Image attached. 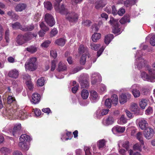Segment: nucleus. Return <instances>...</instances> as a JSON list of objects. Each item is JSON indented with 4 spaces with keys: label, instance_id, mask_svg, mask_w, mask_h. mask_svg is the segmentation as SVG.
I'll use <instances>...</instances> for the list:
<instances>
[{
    "label": "nucleus",
    "instance_id": "43",
    "mask_svg": "<svg viewBox=\"0 0 155 155\" xmlns=\"http://www.w3.org/2000/svg\"><path fill=\"white\" fill-rule=\"evenodd\" d=\"M44 4L45 7L48 10H51L52 8V4L49 2H45Z\"/></svg>",
    "mask_w": 155,
    "mask_h": 155
},
{
    "label": "nucleus",
    "instance_id": "23",
    "mask_svg": "<svg viewBox=\"0 0 155 155\" xmlns=\"http://www.w3.org/2000/svg\"><path fill=\"white\" fill-rule=\"evenodd\" d=\"M26 7V5L24 4H19L15 8V10L17 12H21L24 10Z\"/></svg>",
    "mask_w": 155,
    "mask_h": 155
},
{
    "label": "nucleus",
    "instance_id": "49",
    "mask_svg": "<svg viewBox=\"0 0 155 155\" xmlns=\"http://www.w3.org/2000/svg\"><path fill=\"white\" fill-rule=\"evenodd\" d=\"M112 103L110 99H106L105 102V106L108 108H110L111 106Z\"/></svg>",
    "mask_w": 155,
    "mask_h": 155
},
{
    "label": "nucleus",
    "instance_id": "14",
    "mask_svg": "<svg viewBox=\"0 0 155 155\" xmlns=\"http://www.w3.org/2000/svg\"><path fill=\"white\" fill-rule=\"evenodd\" d=\"M19 75V71L16 69H14L9 71L8 73V76L14 79L17 78Z\"/></svg>",
    "mask_w": 155,
    "mask_h": 155
},
{
    "label": "nucleus",
    "instance_id": "9",
    "mask_svg": "<svg viewBox=\"0 0 155 155\" xmlns=\"http://www.w3.org/2000/svg\"><path fill=\"white\" fill-rule=\"evenodd\" d=\"M102 80L101 77L98 73L94 72L91 76V83L95 84L101 81Z\"/></svg>",
    "mask_w": 155,
    "mask_h": 155
},
{
    "label": "nucleus",
    "instance_id": "15",
    "mask_svg": "<svg viewBox=\"0 0 155 155\" xmlns=\"http://www.w3.org/2000/svg\"><path fill=\"white\" fill-rule=\"evenodd\" d=\"M139 127L142 130H144L148 127V124L144 119H142L140 120L138 123Z\"/></svg>",
    "mask_w": 155,
    "mask_h": 155
},
{
    "label": "nucleus",
    "instance_id": "24",
    "mask_svg": "<svg viewBox=\"0 0 155 155\" xmlns=\"http://www.w3.org/2000/svg\"><path fill=\"white\" fill-rule=\"evenodd\" d=\"M114 36L112 34H110L106 35L105 37L104 42L106 45H108L113 38Z\"/></svg>",
    "mask_w": 155,
    "mask_h": 155
},
{
    "label": "nucleus",
    "instance_id": "39",
    "mask_svg": "<svg viewBox=\"0 0 155 155\" xmlns=\"http://www.w3.org/2000/svg\"><path fill=\"white\" fill-rule=\"evenodd\" d=\"M120 22L121 24H124L127 22H130L129 17L128 16H124L120 20Z\"/></svg>",
    "mask_w": 155,
    "mask_h": 155
},
{
    "label": "nucleus",
    "instance_id": "30",
    "mask_svg": "<svg viewBox=\"0 0 155 155\" xmlns=\"http://www.w3.org/2000/svg\"><path fill=\"white\" fill-rule=\"evenodd\" d=\"M101 36V34L100 33H95L92 35L91 38L93 41L96 42L97 40L99 39Z\"/></svg>",
    "mask_w": 155,
    "mask_h": 155
},
{
    "label": "nucleus",
    "instance_id": "10",
    "mask_svg": "<svg viewBox=\"0 0 155 155\" xmlns=\"http://www.w3.org/2000/svg\"><path fill=\"white\" fill-rule=\"evenodd\" d=\"M45 21L48 25L51 27L53 26L55 23L54 19L53 16L48 13L46 14L45 15Z\"/></svg>",
    "mask_w": 155,
    "mask_h": 155
},
{
    "label": "nucleus",
    "instance_id": "50",
    "mask_svg": "<svg viewBox=\"0 0 155 155\" xmlns=\"http://www.w3.org/2000/svg\"><path fill=\"white\" fill-rule=\"evenodd\" d=\"M9 32L8 29L6 31L5 33V39L7 42H8L9 41Z\"/></svg>",
    "mask_w": 155,
    "mask_h": 155
},
{
    "label": "nucleus",
    "instance_id": "62",
    "mask_svg": "<svg viewBox=\"0 0 155 155\" xmlns=\"http://www.w3.org/2000/svg\"><path fill=\"white\" fill-rule=\"evenodd\" d=\"M58 31L56 28L53 29L51 31L50 35L51 37L54 36L58 33Z\"/></svg>",
    "mask_w": 155,
    "mask_h": 155
},
{
    "label": "nucleus",
    "instance_id": "4",
    "mask_svg": "<svg viewBox=\"0 0 155 155\" xmlns=\"http://www.w3.org/2000/svg\"><path fill=\"white\" fill-rule=\"evenodd\" d=\"M32 139L28 135L24 134L21 135L20 138V142L18 144L19 147L22 150H27L29 147L26 143L27 141H30Z\"/></svg>",
    "mask_w": 155,
    "mask_h": 155
},
{
    "label": "nucleus",
    "instance_id": "18",
    "mask_svg": "<svg viewBox=\"0 0 155 155\" xmlns=\"http://www.w3.org/2000/svg\"><path fill=\"white\" fill-rule=\"evenodd\" d=\"M127 96L128 98L130 97L131 95L130 94H127V95L124 94H122L120 96L119 101L121 104H123L127 101Z\"/></svg>",
    "mask_w": 155,
    "mask_h": 155
},
{
    "label": "nucleus",
    "instance_id": "46",
    "mask_svg": "<svg viewBox=\"0 0 155 155\" xmlns=\"http://www.w3.org/2000/svg\"><path fill=\"white\" fill-rule=\"evenodd\" d=\"M100 91L101 93L105 92L107 91V88L106 86L103 84H101L100 85Z\"/></svg>",
    "mask_w": 155,
    "mask_h": 155
},
{
    "label": "nucleus",
    "instance_id": "56",
    "mask_svg": "<svg viewBox=\"0 0 155 155\" xmlns=\"http://www.w3.org/2000/svg\"><path fill=\"white\" fill-rule=\"evenodd\" d=\"M85 51V48L83 45H81L79 46L78 48V52L80 54H82Z\"/></svg>",
    "mask_w": 155,
    "mask_h": 155
},
{
    "label": "nucleus",
    "instance_id": "37",
    "mask_svg": "<svg viewBox=\"0 0 155 155\" xmlns=\"http://www.w3.org/2000/svg\"><path fill=\"white\" fill-rule=\"evenodd\" d=\"M26 113H25L24 111H21L19 112V114L18 115V117L21 119H24L27 118L28 116Z\"/></svg>",
    "mask_w": 155,
    "mask_h": 155
},
{
    "label": "nucleus",
    "instance_id": "60",
    "mask_svg": "<svg viewBox=\"0 0 155 155\" xmlns=\"http://www.w3.org/2000/svg\"><path fill=\"white\" fill-rule=\"evenodd\" d=\"M51 56L55 58L57 56V54L56 51L55 50H52L50 52Z\"/></svg>",
    "mask_w": 155,
    "mask_h": 155
},
{
    "label": "nucleus",
    "instance_id": "34",
    "mask_svg": "<svg viewBox=\"0 0 155 155\" xmlns=\"http://www.w3.org/2000/svg\"><path fill=\"white\" fill-rule=\"evenodd\" d=\"M80 84L82 88H87L89 86V82L87 80H81L80 82Z\"/></svg>",
    "mask_w": 155,
    "mask_h": 155
},
{
    "label": "nucleus",
    "instance_id": "6",
    "mask_svg": "<svg viewBox=\"0 0 155 155\" xmlns=\"http://www.w3.org/2000/svg\"><path fill=\"white\" fill-rule=\"evenodd\" d=\"M110 23L113 26V32L115 34H119L121 32L119 28L118 20L115 19L113 17H111L109 21Z\"/></svg>",
    "mask_w": 155,
    "mask_h": 155
},
{
    "label": "nucleus",
    "instance_id": "19",
    "mask_svg": "<svg viewBox=\"0 0 155 155\" xmlns=\"http://www.w3.org/2000/svg\"><path fill=\"white\" fill-rule=\"evenodd\" d=\"M125 129V127H121L119 126H117L113 127L112 129V131L113 133L117 132L118 133H123Z\"/></svg>",
    "mask_w": 155,
    "mask_h": 155
},
{
    "label": "nucleus",
    "instance_id": "52",
    "mask_svg": "<svg viewBox=\"0 0 155 155\" xmlns=\"http://www.w3.org/2000/svg\"><path fill=\"white\" fill-rule=\"evenodd\" d=\"M150 43L153 46H155V35L152 36L150 39Z\"/></svg>",
    "mask_w": 155,
    "mask_h": 155
},
{
    "label": "nucleus",
    "instance_id": "44",
    "mask_svg": "<svg viewBox=\"0 0 155 155\" xmlns=\"http://www.w3.org/2000/svg\"><path fill=\"white\" fill-rule=\"evenodd\" d=\"M45 80L43 77H41L37 81V85L40 86H43L44 84Z\"/></svg>",
    "mask_w": 155,
    "mask_h": 155
},
{
    "label": "nucleus",
    "instance_id": "55",
    "mask_svg": "<svg viewBox=\"0 0 155 155\" xmlns=\"http://www.w3.org/2000/svg\"><path fill=\"white\" fill-rule=\"evenodd\" d=\"M81 69H81L80 68H73L72 70H71L70 71L69 74H74L79 71Z\"/></svg>",
    "mask_w": 155,
    "mask_h": 155
},
{
    "label": "nucleus",
    "instance_id": "3",
    "mask_svg": "<svg viewBox=\"0 0 155 155\" xmlns=\"http://www.w3.org/2000/svg\"><path fill=\"white\" fill-rule=\"evenodd\" d=\"M37 36L36 34L31 33L19 35L16 38L15 45L16 46L21 45L28 41L35 39Z\"/></svg>",
    "mask_w": 155,
    "mask_h": 155
},
{
    "label": "nucleus",
    "instance_id": "38",
    "mask_svg": "<svg viewBox=\"0 0 155 155\" xmlns=\"http://www.w3.org/2000/svg\"><path fill=\"white\" fill-rule=\"evenodd\" d=\"M26 49L28 51L32 53L35 52L37 50V48L35 46H31L27 48Z\"/></svg>",
    "mask_w": 155,
    "mask_h": 155
},
{
    "label": "nucleus",
    "instance_id": "21",
    "mask_svg": "<svg viewBox=\"0 0 155 155\" xmlns=\"http://www.w3.org/2000/svg\"><path fill=\"white\" fill-rule=\"evenodd\" d=\"M91 99L94 101H97L99 99V97L97 92L94 91H92L90 92Z\"/></svg>",
    "mask_w": 155,
    "mask_h": 155
},
{
    "label": "nucleus",
    "instance_id": "7",
    "mask_svg": "<svg viewBox=\"0 0 155 155\" xmlns=\"http://www.w3.org/2000/svg\"><path fill=\"white\" fill-rule=\"evenodd\" d=\"M141 51H137L135 56V57H138V58L136 59L135 64L139 68H140L145 66L147 61L140 57H139L140 54L141 52Z\"/></svg>",
    "mask_w": 155,
    "mask_h": 155
},
{
    "label": "nucleus",
    "instance_id": "33",
    "mask_svg": "<svg viewBox=\"0 0 155 155\" xmlns=\"http://www.w3.org/2000/svg\"><path fill=\"white\" fill-rule=\"evenodd\" d=\"M112 104L116 105L117 104L118 101V98L117 95L114 94L110 99Z\"/></svg>",
    "mask_w": 155,
    "mask_h": 155
},
{
    "label": "nucleus",
    "instance_id": "8",
    "mask_svg": "<svg viewBox=\"0 0 155 155\" xmlns=\"http://www.w3.org/2000/svg\"><path fill=\"white\" fill-rule=\"evenodd\" d=\"M132 89L131 93L135 98L139 97L140 95V92L139 90L140 88V85L138 84H134L131 87Z\"/></svg>",
    "mask_w": 155,
    "mask_h": 155
},
{
    "label": "nucleus",
    "instance_id": "22",
    "mask_svg": "<svg viewBox=\"0 0 155 155\" xmlns=\"http://www.w3.org/2000/svg\"><path fill=\"white\" fill-rule=\"evenodd\" d=\"M7 14L14 21H16L18 19V16L12 11L8 12Z\"/></svg>",
    "mask_w": 155,
    "mask_h": 155
},
{
    "label": "nucleus",
    "instance_id": "31",
    "mask_svg": "<svg viewBox=\"0 0 155 155\" xmlns=\"http://www.w3.org/2000/svg\"><path fill=\"white\" fill-rule=\"evenodd\" d=\"M130 108L132 111L137 113L140 110L137 104L134 103L132 104Z\"/></svg>",
    "mask_w": 155,
    "mask_h": 155
},
{
    "label": "nucleus",
    "instance_id": "35",
    "mask_svg": "<svg viewBox=\"0 0 155 155\" xmlns=\"http://www.w3.org/2000/svg\"><path fill=\"white\" fill-rule=\"evenodd\" d=\"M67 67L65 65L63 64L61 62H60L58 66V68L57 69L58 71H63L65 70L66 69Z\"/></svg>",
    "mask_w": 155,
    "mask_h": 155
},
{
    "label": "nucleus",
    "instance_id": "64",
    "mask_svg": "<svg viewBox=\"0 0 155 155\" xmlns=\"http://www.w3.org/2000/svg\"><path fill=\"white\" fill-rule=\"evenodd\" d=\"M84 149L86 155H91V153L90 152V148L88 147H84Z\"/></svg>",
    "mask_w": 155,
    "mask_h": 155
},
{
    "label": "nucleus",
    "instance_id": "16",
    "mask_svg": "<svg viewBox=\"0 0 155 155\" xmlns=\"http://www.w3.org/2000/svg\"><path fill=\"white\" fill-rule=\"evenodd\" d=\"M114 119L111 116H109L107 118L104 119L102 121V123L105 125H108L113 123Z\"/></svg>",
    "mask_w": 155,
    "mask_h": 155
},
{
    "label": "nucleus",
    "instance_id": "11",
    "mask_svg": "<svg viewBox=\"0 0 155 155\" xmlns=\"http://www.w3.org/2000/svg\"><path fill=\"white\" fill-rule=\"evenodd\" d=\"M16 110L15 108H8L5 111V112H4L5 114V116L7 117L9 119H11L13 115L15 114Z\"/></svg>",
    "mask_w": 155,
    "mask_h": 155
},
{
    "label": "nucleus",
    "instance_id": "26",
    "mask_svg": "<svg viewBox=\"0 0 155 155\" xmlns=\"http://www.w3.org/2000/svg\"><path fill=\"white\" fill-rule=\"evenodd\" d=\"M127 122V119L124 115L121 116L120 118L118 120L117 122L120 124H124Z\"/></svg>",
    "mask_w": 155,
    "mask_h": 155
},
{
    "label": "nucleus",
    "instance_id": "13",
    "mask_svg": "<svg viewBox=\"0 0 155 155\" xmlns=\"http://www.w3.org/2000/svg\"><path fill=\"white\" fill-rule=\"evenodd\" d=\"M40 95L39 94L36 93H34L31 96V101L34 104H37L40 101Z\"/></svg>",
    "mask_w": 155,
    "mask_h": 155
},
{
    "label": "nucleus",
    "instance_id": "36",
    "mask_svg": "<svg viewBox=\"0 0 155 155\" xmlns=\"http://www.w3.org/2000/svg\"><path fill=\"white\" fill-rule=\"evenodd\" d=\"M9 25L14 29L18 28L20 29L21 27H23L18 22H16L14 23H10Z\"/></svg>",
    "mask_w": 155,
    "mask_h": 155
},
{
    "label": "nucleus",
    "instance_id": "32",
    "mask_svg": "<svg viewBox=\"0 0 155 155\" xmlns=\"http://www.w3.org/2000/svg\"><path fill=\"white\" fill-rule=\"evenodd\" d=\"M81 95L83 99H86L88 98L89 95V93L87 90L83 89L81 92Z\"/></svg>",
    "mask_w": 155,
    "mask_h": 155
},
{
    "label": "nucleus",
    "instance_id": "57",
    "mask_svg": "<svg viewBox=\"0 0 155 155\" xmlns=\"http://www.w3.org/2000/svg\"><path fill=\"white\" fill-rule=\"evenodd\" d=\"M91 28L93 31H97L99 29V26L97 24H94L92 26Z\"/></svg>",
    "mask_w": 155,
    "mask_h": 155
},
{
    "label": "nucleus",
    "instance_id": "27",
    "mask_svg": "<svg viewBox=\"0 0 155 155\" xmlns=\"http://www.w3.org/2000/svg\"><path fill=\"white\" fill-rule=\"evenodd\" d=\"M34 28L33 25H27L23 27H21L20 29L23 31H31Z\"/></svg>",
    "mask_w": 155,
    "mask_h": 155
},
{
    "label": "nucleus",
    "instance_id": "29",
    "mask_svg": "<svg viewBox=\"0 0 155 155\" xmlns=\"http://www.w3.org/2000/svg\"><path fill=\"white\" fill-rule=\"evenodd\" d=\"M106 141L104 139L99 140L97 144L99 149L102 150L105 146Z\"/></svg>",
    "mask_w": 155,
    "mask_h": 155
},
{
    "label": "nucleus",
    "instance_id": "53",
    "mask_svg": "<svg viewBox=\"0 0 155 155\" xmlns=\"http://www.w3.org/2000/svg\"><path fill=\"white\" fill-rule=\"evenodd\" d=\"M41 16V13H37L34 15V20L35 22H38L39 20L40 17Z\"/></svg>",
    "mask_w": 155,
    "mask_h": 155
},
{
    "label": "nucleus",
    "instance_id": "42",
    "mask_svg": "<svg viewBox=\"0 0 155 155\" xmlns=\"http://www.w3.org/2000/svg\"><path fill=\"white\" fill-rule=\"evenodd\" d=\"M100 46V44L96 45L94 43H92L90 44L91 48L95 51L98 50Z\"/></svg>",
    "mask_w": 155,
    "mask_h": 155
},
{
    "label": "nucleus",
    "instance_id": "2",
    "mask_svg": "<svg viewBox=\"0 0 155 155\" xmlns=\"http://www.w3.org/2000/svg\"><path fill=\"white\" fill-rule=\"evenodd\" d=\"M154 69H152L148 65H147L146 69L148 71L149 74L146 72L141 71H140V76L144 81L150 82L154 81L155 80V62L153 65Z\"/></svg>",
    "mask_w": 155,
    "mask_h": 155
},
{
    "label": "nucleus",
    "instance_id": "58",
    "mask_svg": "<svg viewBox=\"0 0 155 155\" xmlns=\"http://www.w3.org/2000/svg\"><path fill=\"white\" fill-rule=\"evenodd\" d=\"M50 43V41H46L44 42L41 45L42 47L46 48L48 46Z\"/></svg>",
    "mask_w": 155,
    "mask_h": 155
},
{
    "label": "nucleus",
    "instance_id": "20",
    "mask_svg": "<svg viewBox=\"0 0 155 155\" xmlns=\"http://www.w3.org/2000/svg\"><path fill=\"white\" fill-rule=\"evenodd\" d=\"M72 136L71 132H68L66 134L62 135L61 139L63 141L67 140L68 139H71Z\"/></svg>",
    "mask_w": 155,
    "mask_h": 155
},
{
    "label": "nucleus",
    "instance_id": "47",
    "mask_svg": "<svg viewBox=\"0 0 155 155\" xmlns=\"http://www.w3.org/2000/svg\"><path fill=\"white\" fill-rule=\"evenodd\" d=\"M86 55L85 54H83L80 59V63L81 65H84L86 62Z\"/></svg>",
    "mask_w": 155,
    "mask_h": 155
},
{
    "label": "nucleus",
    "instance_id": "41",
    "mask_svg": "<svg viewBox=\"0 0 155 155\" xmlns=\"http://www.w3.org/2000/svg\"><path fill=\"white\" fill-rule=\"evenodd\" d=\"M137 139L140 141V143L144 144V142L143 140V136L141 133L138 132L136 135Z\"/></svg>",
    "mask_w": 155,
    "mask_h": 155
},
{
    "label": "nucleus",
    "instance_id": "61",
    "mask_svg": "<svg viewBox=\"0 0 155 155\" xmlns=\"http://www.w3.org/2000/svg\"><path fill=\"white\" fill-rule=\"evenodd\" d=\"M56 61L55 60H54L52 61L51 62V71H53L55 70L56 67Z\"/></svg>",
    "mask_w": 155,
    "mask_h": 155
},
{
    "label": "nucleus",
    "instance_id": "51",
    "mask_svg": "<svg viewBox=\"0 0 155 155\" xmlns=\"http://www.w3.org/2000/svg\"><path fill=\"white\" fill-rule=\"evenodd\" d=\"M0 151L1 153L5 154L9 153L10 152L9 149L6 147L2 148L0 149Z\"/></svg>",
    "mask_w": 155,
    "mask_h": 155
},
{
    "label": "nucleus",
    "instance_id": "48",
    "mask_svg": "<svg viewBox=\"0 0 155 155\" xmlns=\"http://www.w3.org/2000/svg\"><path fill=\"white\" fill-rule=\"evenodd\" d=\"M15 100L14 97L12 96H9L7 98V102L8 104H10L12 103L15 102Z\"/></svg>",
    "mask_w": 155,
    "mask_h": 155
},
{
    "label": "nucleus",
    "instance_id": "45",
    "mask_svg": "<svg viewBox=\"0 0 155 155\" xmlns=\"http://www.w3.org/2000/svg\"><path fill=\"white\" fill-rule=\"evenodd\" d=\"M97 58H96L92 57L91 58V60L89 61L90 64L88 66H86L85 69H88L90 68L91 66L92 61L93 63L95 62L96 61Z\"/></svg>",
    "mask_w": 155,
    "mask_h": 155
},
{
    "label": "nucleus",
    "instance_id": "59",
    "mask_svg": "<svg viewBox=\"0 0 155 155\" xmlns=\"http://www.w3.org/2000/svg\"><path fill=\"white\" fill-rule=\"evenodd\" d=\"M122 146L127 150L129 148V143L128 141H126L123 143Z\"/></svg>",
    "mask_w": 155,
    "mask_h": 155
},
{
    "label": "nucleus",
    "instance_id": "12",
    "mask_svg": "<svg viewBox=\"0 0 155 155\" xmlns=\"http://www.w3.org/2000/svg\"><path fill=\"white\" fill-rule=\"evenodd\" d=\"M144 134L145 137L148 139H150L153 136V129L148 127L145 129Z\"/></svg>",
    "mask_w": 155,
    "mask_h": 155
},
{
    "label": "nucleus",
    "instance_id": "25",
    "mask_svg": "<svg viewBox=\"0 0 155 155\" xmlns=\"http://www.w3.org/2000/svg\"><path fill=\"white\" fill-rule=\"evenodd\" d=\"M148 101L145 99H142L139 102V104L140 107L142 109H144L147 104Z\"/></svg>",
    "mask_w": 155,
    "mask_h": 155
},
{
    "label": "nucleus",
    "instance_id": "40",
    "mask_svg": "<svg viewBox=\"0 0 155 155\" xmlns=\"http://www.w3.org/2000/svg\"><path fill=\"white\" fill-rule=\"evenodd\" d=\"M143 144L141 143L140 144L139 143H137L133 146V148L135 150H138L139 151H141L142 150V147Z\"/></svg>",
    "mask_w": 155,
    "mask_h": 155
},
{
    "label": "nucleus",
    "instance_id": "5",
    "mask_svg": "<svg viewBox=\"0 0 155 155\" xmlns=\"http://www.w3.org/2000/svg\"><path fill=\"white\" fill-rule=\"evenodd\" d=\"M36 59L35 58H31L28 60L25 63V67L26 71H33L37 68L36 63Z\"/></svg>",
    "mask_w": 155,
    "mask_h": 155
},
{
    "label": "nucleus",
    "instance_id": "17",
    "mask_svg": "<svg viewBox=\"0 0 155 155\" xmlns=\"http://www.w3.org/2000/svg\"><path fill=\"white\" fill-rule=\"evenodd\" d=\"M106 0H100L97 1L95 3V8L97 9L104 6L106 4Z\"/></svg>",
    "mask_w": 155,
    "mask_h": 155
},
{
    "label": "nucleus",
    "instance_id": "28",
    "mask_svg": "<svg viewBox=\"0 0 155 155\" xmlns=\"http://www.w3.org/2000/svg\"><path fill=\"white\" fill-rule=\"evenodd\" d=\"M66 40L63 38H60L56 40L55 41V43L58 45L63 46L65 43Z\"/></svg>",
    "mask_w": 155,
    "mask_h": 155
},
{
    "label": "nucleus",
    "instance_id": "1",
    "mask_svg": "<svg viewBox=\"0 0 155 155\" xmlns=\"http://www.w3.org/2000/svg\"><path fill=\"white\" fill-rule=\"evenodd\" d=\"M61 1V0H55L54 5L55 10L61 14H66V18L70 23L76 22L78 18V14L74 12L68 13L67 9L65 8L63 5L60 6L59 4Z\"/></svg>",
    "mask_w": 155,
    "mask_h": 155
},
{
    "label": "nucleus",
    "instance_id": "54",
    "mask_svg": "<svg viewBox=\"0 0 155 155\" xmlns=\"http://www.w3.org/2000/svg\"><path fill=\"white\" fill-rule=\"evenodd\" d=\"M41 29L44 30L45 31H47L48 30V28L46 26L43 22H41L40 24Z\"/></svg>",
    "mask_w": 155,
    "mask_h": 155
},
{
    "label": "nucleus",
    "instance_id": "63",
    "mask_svg": "<svg viewBox=\"0 0 155 155\" xmlns=\"http://www.w3.org/2000/svg\"><path fill=\"white\" fill-rule=\"evenodd\" d=\"M109 111V110L108 109H104L101 111L100 114L102 116L106 115L108 114Z\"/></svg>",
    "mask_w": 155,
    "mask_h": 155
}]
</instances>
